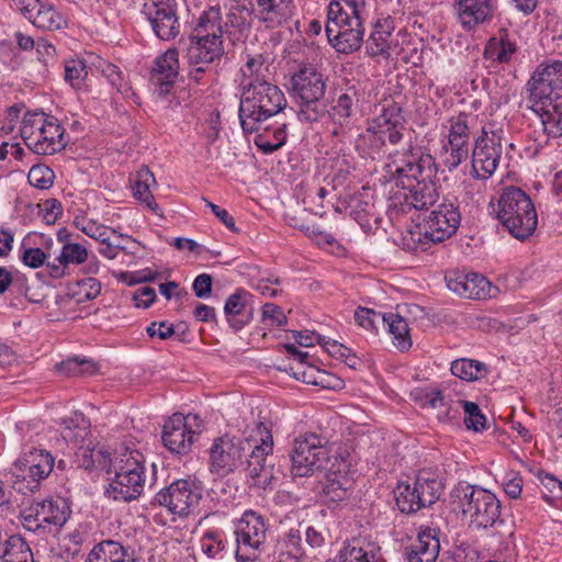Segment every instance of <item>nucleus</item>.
Wrapping results in <instances>:
<instances>
[{
    "label": "nucleus",
    "instance_id": "obj_1",
    "mask_svg": "<svg viewBox=\"0 0 562 562\" xmlns=\"http://www.w3.org/2000/svg\"><path fill=\"white\" fill-rule=\"evenodd\" d=\"M530 109L548 137H562V61L541 64L527 82Z\"/></svg>",
    "mask_w": 562,
    "mask_h": 562
},
{
    "label": "nucleus",
    "instance_id": "obj_2",
    "mask_svg": "<svg viewBox=\"0 0 562 562\" xmlns=\"http://www.w3.org/2000/svg\"><path fill=\"white\" fill-rule=\"evenodd\" d=\"M406 120L400 103L386 99L380 113L368 121V126L356 139V149L363 158L376 159L389 142L400 144L404 138Z\"/></svg>",
    "mask_w": 562,
    "mask_h": 562
},
{
    "label": "nucleus",
    "instance_id": "obj_3",
    "mask_svg": "<svg viewBox=\"0 0 562 562\" xmlns=\"http://www.w3.org/2000/svg\"><path fill=\"white\" fill-rule=\"evenodd\" d=\"M450 501L469 519L471 528L486 530L503 525L501 501L486 488L459 482L450 492Z\"/></svg>",
    "mask_w": 562,
    "mask_h": 562
},
{
    "label": "nucleus",
    "instance_id": "obj_4",
    "mask_svg": "<svg viewBox=\"0 0 562 562\" xmlns=\"http://www.w3.org/2000/svg\"><path fill=\"white\" fill-rule=\"evenodd\" d=\"M286 104L282 90L271 81L249 83L241 89L239 120L245 133L260 130L261 123L278 115Z\"/></svg>",
    "mask_w": 562,
    "mask_h": 562
},
{
    "label": "nucleus",
    "instance_id": "obj_5",
    "mask_svg": "<svg viewBox=\"0 0 562 562\" xmlns=\"http://www.w3.org/2000/svg\"><path fill=\"white\" fill-rule=\"evenodd\" d=\"M496 218L519 240L533 235L538 225V214L531 198L513 186L503 189L497 201Z\"/></svg>",
    "mask_w": 562,
    "mask_h": 562
},
{
    "label": "nucleus",
    "instance_id": "obj_6",
    "mask_svg": "<svg viewBox=\"0 0 562 562\" xmlns=\"http://www.w3.org/2000/svg\"><path fill=\"white\" fill-rule=\"evenodd\" d=\"M244 448L240 470L251 480L252 486L268 487L273 479V467L269 462L273 451L270 428L265 423H256L246 436Z\"/></svg>",
    "mask_w": 562,
    "mask_h": 562
},
{
    "label": "nucleus",
    "instance_id": "obj_7",
    "mask_svg": "<svg viewBox=\"0 0 562 562\" xmlns=\"http://www.w3.org/2000/svg\"><path fill=\"white\" fill-rule=\"evenodd\" d=\"M292 89L300 100L297 116L302 122H317L326 112L323 99L326 91L324 76L312 65L302 66L291 78Z\"/></svg>",
    "mask_w": 562,
    "mask_h": 562
},
{
    "label": "nucleus",
    "instance_id": "obj_8",
    "mask_svg": "<svg viewBox=\"0 0 562 562\" xmlns=\"http://www.w3.org/2000/svg\"><path fill=\"white\" fill-rule=\"evenodd\" d=\"M327 440L315 432L299 435L292 442L290 459L293 477H310L330 462Z\"/></svg>",
    "mask_w": 562,
    "mask_h": 562
},
{
    "label": "nucleus",
    "instance_id": "obj_9",
    "mask_svg": "<svg viewBox=\"0 0 562 562\" xmlns=\"http://www.w3.org/2000/svg\"><path fill=\"white\" fill-rule=\"evenodd\" d=\"M442 490L443 484L440 480L429 473H420L412 484L398 482L394 496L398 509L409 515L435 504Z\"/></svg>",
    "mask_w": 562,
    "mask_h": 562
},
{
    "label": "nucleus",
    "instance_id": "obj_10",
    "mask_svg": "<svg viewBox=\"0 0 562 562\" xmlns=\"http://www.w3.org/2000/svg\"><path fill=\"white\" fill-rule=\"evenodd\" d=\"M389 167L396 186L402 189L415 186L417 181L432 180L437 173L434 157L430 154L414 151L412 146L402 154L395 153Z\"/></svg>",
    "mask_w": 562,
    "mask_h": 562
},
{
    "label": "nucleus",
    "instance_id": "obj_11",
    "mask_svg": "<svg viewBox=\"0 0 562 562\" xmlns=\"http://www.w3.org/2000/svg\"><path fill=\"white\" fill-rule=\"evenodd\" d=\"M203 430L204 422L198 414L176 413L165 422L161 440L171 453L186 456Z\"/></svg>",
    "mask_w": 562,
    "mask_h": 562
},
{
    "label": "nucleus",
    "instance_id": "obj_12",
    "mask_svg": "<svg viewBox=\"0 0 562 562\" xmlns=\"http://www.w3.org/2000/svg\"><path fill=\"white\" fill-rule=\"evenodd\" d=\"M20 519L26 531L45 537L67 521V507L60 498L35 502L21 512Z\"/></svg>",
    "mask_w": 562,
    "mask_h": 562
},
{
    "label": "nucleus",
    "instance_id": "obj_13",
    "mask_svg": "<svg viewBox=\"0 0 562 562\" xmlns=\"http://www.w3.org/2000/svg\"><path fill=\"white\" fill-rule=\"evenodd\" d=\"M237 562L254 561L266 541L265 518L254 510H246L235 527Z\"/></svg>",
    "mask_w": 562,
    "mask_h": 562
},
{
    "label": "nucleus",
    "instance_id": "obj_14",
    "mask_svg": "<svg viewBox=\"0 0 562 562\" xmlns=\"http://www.w3.org/2000/svg\"><path fill=\"white\" fill-rule=\"evenodd\" d=\"M202 496V487L195 481L181 479L160 490L155 495V503L173 515L184 517L199 506Z\"/></svg>",
    "mask_w": 562,
    "mask_h": 562
},
{
    "label": "nucleus",
    "instance_id": "obj_15",
    "mask_svg": "<svg viewBox=\"0 0 562 562\" xmlns=\"http://www.w3.org/2000/svg\"><path fill=\"white\" fill-rule=\"evenodd\" d=\"M364 15L350 18L327 15L325 33L330 45L340 54H351L360 49L364 36Z\"/></svg>",
    "mask_w": 562,
    "mask_h": 562
},
{
    "label": "nucleus",
    "instance_id": "obj_16",
    "mask_svg": "<svg viewBox=\"0 0 562 562\" xmlns=\"http://www.w3.org/2000/svg\"><path fill=\"white\" fill-rule=\"evenodd\" d=\"M502 131L482 127L472 150V175L486 180L493 176L503 154Z\"/></svg>",
    "mask_w": 562,
    "mask_h": 562
},
{
    "label": "nucleus",
    "instance_id": "obj_17",
    "mask_svg": "<svg viewBox=\"0 0 562 562\" xmlns=\"http://www.w3.org/2000/svg\"><path fill=\"white\" fill-rule=\"evenodd\" d=\"M140 13L159 40L171 41L180 34L177 0H145Z\"/></svg>",
    "mask_w": 562,
    "mask_h": 562
},
{
    "label": "nucleus",
    "instance_id": "obj_18",
    "mask_svg": "<svg viewBox=\"0 0 562 562\" xmlns=\"http://www.w3.org/2000/svg\"><path fill=\"white\" fill-rule=\"evenodd\" d=\"M246 437H229L227 435L216 438L210 448V470L220 476L240 470Z\"/></svg>",
    "mask_w": 562,
    "mask_h": 562
},
{
    "label": "nucleus",
    "instance_id": "obj_19",
    "mask_svg": "<svg viewBox=\"0 0 562 562\" xmlns=\"http://www.w3.org/2000/svg\"><path fill=\"white\" fill-rule=\"evenodd\" d=\"M367 99L368 93L360 83L348 86L338 95L329 111V115L336 125L333 131L334 135L339 136L350 130L353 116L362 109L363 103L368 102Z\"/></svg>",
    "mask_w": 562,
    "mask_h": 562
},
{
    "label": "nucleus",
    "instance_id": "obj_20",
    "mask_svg": "<svg viewBox=\"0 0 562 562\" xmlns=\"http://www.w3.org/2000/svg\"><path fill=\"white\" fill-rule=\"evenodd\" d=\"M55 459L52 453L44 449L31 448L29 451L15 461L14 465L22 477V482L27 481L26 488L34 492L38 488L40 482L45 480L54 468Z\"/></svg>",
    "mask_w": 562,
    "mask_h": 562
},
{
    "label": "nucleus",
    "instance_id": "obj_21",
    "mask_svg": "<svg viewBox=\"0 0 562 562\" xmlns=\"http://www.w3.org/2000/svg\"><path fill=\"white\" fill-rule=\"evenodd\" d=\"M330 465L326 464V469H323L324 476L319 481L321 495L326 502L339 503L349 498L355 482L351 476L348 475V463L344 459L335 457L334 462H329Z\"/></svg>",
    "mask_w": 562,
    "mask_h": 562
},
{
    "label": "nucleus",
    "instance_id": "obj_22",
    "mask_svg": "<svg viewBox=\"0 0 562 562\" xmlns=\"http://www.w3.org/2000/svg\"><path fill=\"white\" fill-rule=\"evenodd\" d=\"M18 10L35 27L57 31L67 26V20L54 4L43 0H11Z\"/></svg>",
    "mask_w": 562,
    "mask_h": 562
},
{
    "label": "nucleus",
    "instance_id": "obj_23",
    "mask_svg": "<svg viewBox=\"0 0 562 562\" xmlns=\"http://www.w3.org/2000/svg\"><path fill=\"white\" fill-rule=\"evenodd\" d=\"M447 286L456 294L471 300L496 296L498 289L476 272L451 271L446 276Z\"/></svg>",
    "mask_w": 562,
    "mask_h": 562
},
{
    "label": "nucleus",
    "instance_id": "obj_24",
    "mask_svg": "<svg viewBox=\"0 0 562 562\" xmlns=\"http://www.w3.org/2000/svg\"><path fill=\"white\" fill-rule=\"evenodd\" d=\"M251 14L266 29L288 25L296 13L295 0H251Z\"/></svg>",
    "mask_w": 562,
    "mask_h": 562
},
{
    "label": "nucleus",
    "instance_id": "obj_25",
    "mask_svg": "<svg viewBox=\"0 0 562 562\" xmlns=\"http://www.w3.org/2000/svg\"><path fill=\"white\" fill-rule=\"evenodd\" d=\"M461 222V214L458 205L445 200L430 212L425 226L435 243H442L456 234Z\"/></svg>",
    "mask_w": 562,
    "mask_h": 562
},
{
    "label": "nucleus",
    "instance_id": "obj_26",
    "mask_svg": "<svg viewBox=\"0 0 562 562\" xmlns=\"http://www.w3.org/2000/svg\"><path fill=\"white\" fill-rule=\"evenodd\" d=\"M454 3L459 22L467 31L491 22L498 9L497 0H454Z\"/></svg>",
    "mask_w": 562,
    "mask_h": 562
},
{
    "label": "nucleus",
    "instance_id": "obj_27",
    "mask_svg": "<svg viewBox=\"0 0 562 562\" xmlns=\"http://www.w3.org/2000/svg\"><path fill=\"white\" fill-rule=\"evenodd\" d=\"M254 295L245 289H237L228 295L224 305V315L234 331H239L254 319Z\"/></svg>",
    "mask_w": 562,
    "mask_h": 562
},
{
    "label": "nucleus",
    "instance_id": "obj_28",
    "mask_svg": "<svg viewBox=\"0 0 562 562\" xmlns=\"http://www.w3.org/2000/svg\"><path fill=\"white\" fill-rule=\"evenodd\" d=\"M144 485L145 471L117 472L105 490V494L116 502H131L140 496Z\"/></svg>",
    "mask_w": 562,
    "mask_h": 562
},
{
    "label": "nucleus",
    "instance_id": "obj_29",
    "mask_svg": "<svg viewBox=\"0 0 562 562\" xmlns=\"http://www.w3.org/2000/svg\"><path fill=\"white\" fill-rule=\"evenodd\" d=\"M178 57V49L169 48L155 59L150 81L157 86L159 95L167 94L176 82L179 74Z\"/></svg>",
    "mask_w": 562,
    "mask_h": 562
},
{
    "label": "nucleus",
    "instance_id": "obj_30",
    "mask_svg": "<svg viewBox=\"0 0 562 562\" xmlns=\"http://www.w3.org/2000/svg\"><path fill=\"white\" fill-rule=\"evenodd\" d=\"M440 530L435 527H422L417 539L406 548L408 562H435L440 551Z\"/></svg>",
    "mask_w": 562,
    "mask_h": 562
},
{
    "label": "nucleus",
    "instance_id": "obj_31",
    "mask_svg": "<svg viewBox=\"0 0 562 562\" xmlns=\"http://www.w3.org/2000/svg\"><path fill=\"white\" fill-rule=\"evenodd\" d=\"M339 562H386L380 546L366 537L345 542L338 554Z\"/></svg>",
    "mask_w": 562,
    "mask_h": 562
},
{
    "label": "nucleus",
    "instance_id": "obj_32",
    "mask_svg": "<svg viewBox=\"0 0 562 562\" xmlns=\"http://www.w3.org/2000/svg\"><path fill=\"white\" fill-rule=\"evenodd\" d=\"M67 143L64 127L56 117L50 116L36 140L32 143L30 150L37 155H54L64 149Z\"/></svg>",
    "mask_w": 562,
    "mask_h": 562
},
{
    "label": "nucleus",
    "instance_id": "obj_33",
    "mask_svg": "<svg viewBox=\"0 0 562 562\" xmlns=\"http://www.w3.org/2000/svg\"><path fill=\"white\" fill-rule=\"evenodd\" d=\"M222 20L221 7L218 4L209 7L198 18L191 37L202 40L214 37L222 40L226 34L227 37L231 38L235 33L229 32V30H224Z\"/></svg>",
    "mask_w": 562,
    "mask_h": 562
},
{
    "label": "nucleus",
    "instance_id": "obj_34",
    "mask_svg": "<svg viewBox=\"0 0 562 562\" xmlns=\"http://www.w3.org/2000/svg\"><path fill=\"white\" fill-rule=\"evenodd\" d=\"M395 29L394 20L390 16L378 18L372 22L371 31L366 41L367 54L371 57L390 54V37Z\"/></svg>",
    "mask_w": 562,
    "mask_h": 562
},
{
    "label": "nucleus",
    "instance_id": "obj_35",
    "mask_svg": "<svg viewBox=\"0 0 562 562\" xmlns=\"http://www.w3.org/2000/svg\"><path fill=\"white\" fill-rule=\"evenodd\" d=\"M191 43L187 50L189 65L202 64L211 66L224 55L223 41L214 37L210 40L190 37Z\"/></svg>",
    "mask_w": 562,
    "mask_h": 562
},
{
    "label": "nucleus",
    "instance_id": "obj_36",
    "mask_svg": "<svg viewBox=\"0 0 562 562\" xmlns=\"http://www.w3.org/2000/svg\"><path fill=\"white\" fill-rule=\"evenodd\" d=\"M85 562H136L133 551L121 542L105 539L92 547Z\"/></svg>",
    "mask_w": 562,
    "mask_h": 562
},
{
    "label": "nucleus",
    "instance_id": "obj_37",
    "mask_svg": "<svg viewBox=\"0 0 562 562\" xmlns=\"http://www.w3.org/2000/svg\"><path fill=\"white\" fill-rule=\"evenodd\" d=\"M88 259V250L78 243H66L53 262H47L48 273L58 279L65 276L69 265H80Z\"/></svg>",
    "mask_w": 562,
    "mask_h": 562
},
{
    "label": "nucleus",
    "instance_id": "obj_38",
    "mask_svg": "<svg viewBox=\"0 0 562 562\" xmlns=\"http://www.w3.org/2000/svg\"><path fill=\"white\" fill-rule=\"evenodd\" d=\"M89 58L90 70L94 69L100 72L117 93L122 94L124 98H130L135 94L132 91L130 81L125 79L123 72L116 65L97 55H90Z\"/></svg>",
    "mask_w": 562,
    "mask_h": 562
},
{
    "label": "nucleus",
    "instance_id": "obj_39",
    "mask_svg": "<svg viewBox=\"0 0 562 562\" xmlns=\"http://www.w3.org/2000/svg\"><path fill=\"white\" fill-rule=\"evenodd\" d=\"M406 191L405 201L406 203L416 210H427L432 206L438 198L439 193L436 183L432 180L417 181L415 186L403 188Z\"/></svg>",
    "mask_w": 562,
    "mask_h": 562
},
{
    "label": "nucleus",
    "instance_id": "obj_40",
    "mask_svg": "<svg viewBox=\"0 0 562 562\" xmlns=\"http://www.w3.org/2000/svg\"><path fill=\"white\" fill-rule=\"evenodd\" d=\"M517 52V45L508 36L506 29H501L496 36L488 40L484 48V57L499 64H507Z\"/></svg>",
    "mask_w": 562,
    "mask_h": 562
},
{
    "label": "nucleus",
    "instance_id": "obj_41",
    "mask_svg": "<svg viewBox=\"0 0 562 562\" xmlns=\"http://www.w3.org/2000/svg\"><path fill=\"white\" fill-rule=\"evenodd\" d=\"M64 428L61 430L63 438L71 443L75 449L86 445V440L90 435V420L82 413H74L71 416L63 420Z\"/></svg>",
    "mask_w": 562,
    "mask_h": 562
},
{
    "label": "nucleus",
    "instance_id": "obj_42",
    "mask_svg": "<svg viewBox=\"0 0 562 562\" xmlns=\"http://www.w3.org/2000/svg\"><path fill=\"white\" fill-rule=\"evenodd\" d=\"M0 562H35L33 551L21 535L8 536L0 549Z\"/></svg>",
    "mask_w": 562,
    "mask_h": 562
},
{
    "label": "nucleus",
    "instance_id": "obj_43",
    "mask_svg": "<svg viewBox=\"0 0 562 562\" xmlns=\"http://www.w3.org/2000/svg\"><path fill=\"white\" fill-rule=\"evenodd\" d=\"M286 123L276 121L268 125L255 137V145L265 154H271L281 148L286 142Z\"/></svg>",
    "mask_w": 562,
    "mask_h": 562
},
{
    "label": "nucleus",
    "instance_id": "obj_44",
    "mask_svg": "<svg viewBox=\"0 0 562 562\" xmlns=\"http://www.w3.org/2000/svg\"><path fill=\"white\" fill-rule=\"evenodd\" d=\"M154 186H156L154 173L148 167L143 166L136 173V180L133 187L134 196L144 203L154 214H159L160 207L150 191V188Z\"/></svg>",
    "mask_w": 562,
    "mask_h": 562
},
{
    "label": "nucleus",
    "instance_id": "obj_45",
    "mask_svg": "<svg viewBox=\"0 0 562 562\" xmlns=\"http://www.w3.org/2000/svg\"><path fill=\"white\" fill-rule=\"evenodd\" d=\"M382 322L392 335L394 346L402 352L407 351L413 342L406 319L398 314L389 313L382 316Z\"/></svg>",
    "mask_w": 562,
    "mask_h": 562
},
{
    "label": "nucleus",
    "instance_id": "obj_46",
    "mask_svg": "<svg viewBox=\"0 0 562 562\" xmlns=\"http://www.w3.org/2000/svg\"><path fill=\"white\" fill-rule=\"evenodd\" d=\"M269 67L262 54L247 55L245 65L240 68L241 81L240 87L244 89L249 83L269 81L267 75Z\"/></svg>",
    "mask_w": 562,
    "mask_h": 562
},
{
    "label": "nucleus",
    "instance_id": "obj_47",
    "mask_svg": "<svg viewBox=\"0 0 562 562\" xmlns=\"http://www.w3.org/2000/svg\"><path fill=\"white\" fill-rule=\"evenodd\" d=\"M200 549L209 559H222L226 551L227 540L223 529L212 527L200 537Z\"/></svg>",
    "mask_w": 562,
    "mask_h": 562
},
{
    "label": "nucleus",
    "instance_id": "obj_48",
    "mask_svg": "<svg viewBox=\"0 0 562 562\" xmlns=\"http://www.w3.org/2000/svg\"><path fill=\"white\" fill-rule=\"evenodd\" d=\"M75 226L89 236L90 238H93L98 240L99 243H105L109 238L110 234L117 235L119 238L123 240H127L133 243L134 245H138V243L130 235L126 234H119L114 228H111L109 226H105L101 223H98L93 220L88 218H76Z\"/></svg>",
    "mask_w": 562,
    "mask_h": 562
},
{
    "label": "nucleus",
    "instance_id": "obj_49",
    "mask_svg": "<svg viewBox=\"0 0 562 562\" xmlns=\"http://www.w3.org/2000/svg\"><path fill=\"white\" fill-rule=\"evenodd\" d=\"M450 371L454 376L468 382L481 380L488 373L487 366L484 362L467 358L452 361Z\"/></svg>",
    "mask_w": 562,
    "mask_h": 562
},
{
    "label": "nucleus",
    "instance_id": "obj_50",
    "mask_svg": "<svg viewBox=\"0 0 562 562\" xmlns=\"http://www.w3.org/2000/svg\"><path fill=\"white\" fill-rule=\"evenodd\" d=\"M48 119H50V115H46L44 112H27L24 114L20 134L29 149L48 123Z\"/></svg>",
    "mask_w": 562,
    "mask_h": 562
},
{
    "label": "nucleus",
    "instance_id": "obj_51",
    "mask_svg": "<svg viewBox=\"0 0 562 562\" xmlns=\"http://www.w3.org/2000/svg\"><path fill=\"white\" fill-rule=\"evenodd\" d=\"M443 165L449 171L456 170L469 157V144L447 137V143L442 146Z\"/></svg>",
    "mask_w": 562,
    "mask_h": 562
},
{
    "label": "nucleus",
    "instance_id": "obj_52",
    "mask_svg": "<svg viewBox=\"0 0 562 562\" xmlns=\"http://www.w3.org/2000/svg\"><path fill=\"white\" fill-rule=\"evenodd\" d=\"M475 121V117L465 112H460L459 114L451 116L445 128L447 130L446 137H451L457 140H462L469 144L471 128Z\"/></svg>",
    "mask_w": 562,
    "mask_h": 562
},
{
    "label": "nucleus",
    "instance_id": "obj_53",
    "mask_svg": "<svg viewBox=\"0 0 562 562\" xmlns=\"http://www.w3.org/2000/svg\"><path fill=\"white\" fill-rule=\"evenodd\" d=\"M249 15H252L251 10L249 11L245 5L235 4L229 9L223 24L224 30H229V32L235 33V35H232L229 40L233 42L235 40H239L238 34H241L243 31L249 29V22L247 20Z\"/></svg>",
    "mask_w": 562,
    "mask_h": 562
},
{
    "label": "nucleus",
    "instance_id": "obj_54",
    "mask_svg": "<svg viewBox=\"0 0 562 562\" xmlns=\"http://www.w3.org/2000/svg\"><path fill=\"white\" fill-rule=\"evenodd\" d=\"M294 378L296 380H301L306 384L321 385L324 389H340L342 385V380L339 378L333 376L325 371H319L316 368L310 366L302 372H294Z\"/></svg>",
    "mask_w": 562,
    "mask_h": 562
},
{
    "label": "nucleus",
    "instance_id": "obj_55",
    "mask_svg": "<svg viewBox=\"0 0 562 562\" xmlns=\"http://www.w3.org/2000/svg\"><path fill=\"white\" fill-rule=\"evenodd\" d=\"M114 469L115 474L123 471L128 473L145 471V457L140 451L125 447L115 458Z\"/></svg>",
    "mask_w": 562,
    "mask_h": 562
},
{
    "label": "nucleus",
    "instance_id": "obj_56",
    "mask_svg": "<svg viewBox=\"0 0 562 562\" xmlns=\"http://www.w3.org/2000/svg\"><path fill=\"white\" fill-rule=\"evenodd\" d=\"M88 69H90V64L87 65L86 60L79 58L66 60L64 66V79L74 89L79 90L85 86Z\"/></svg>",
    "mask_w": 562,
    "mask_h": 562
},
{
    "label": "nucleus",
    "instance_id": "obj_57",
    "mask_svg": "<svg viewBox=\"0 0 562 562\" xmlns=\"http://www.w3.org/2000/svg\"><path fill=\"white\" fill-rule=\"evenodd\" d=\"M303 524H299L296 528H290L282 538V546L286 549V553L295 561L307 555L308 552L303 542Z\"/></svg>",
    "mask_w": 562,
    "mask_h": 562
},
{
    "label": "nucleus",
    "instance_id": "obj_58",
    "mask_svg": "<svg viewBox=\"0 0 562 562\" xmlns=\"http://www.w3.org/2000/svg\"><path fill=\"white\" fill-rule=\"evenodd\" d=\"M434 244L435 239L430 237L425 225L424 231L418 227L403 236V248L407 251L424 252Z\"/></svg>",
    "mask_w": 562,
    "mask_h": 562
},
{
    "label": "nucleus",
    "instance_id": "obj_59",
    "mask_svg": "<svg viewBox=\"0 0 562 562\" xmlns=\"http://www.w3.org/2000/svg\"><path fill=\"white\" fill-rule=\"evenodd\" d=\"M56 369L66 375H85L94 372L95 367L93 362L88 359L75 357L57 363Z\"/></svg>",
    "mask_w": 562,
    "mask_h": 562
},
{
    "label": "nucleus",
    "instance_id": "obj_60",
    "mask_svg": "<svg viewBox=\"0 0 562 562\" xmlns=\"http://www.w3.org/2000/svg\"><path fill=\"white\" fill-rule=\"evenodd\" d=\"M45 245L46 251L38 247L24 248L21 254L22 262L33 269L42 267L45 260L52 256L50 247L53 245V239L49 238L46 240Z\"/></svg>",
    "mask_w": 562,
    "mask_h": 562
},
{
    "label": "nucleus",
    "instance_id": "obj_61",
    "mask_svg": "<svg viewBox=\"0 0 562 562\" xmlns=\"http://www.w3.org/2000/svg\"><path fill=\"white\" fill-rule=\"evenodd\" d=\"M54 179V171L45 165L33 166L27 173L29 183L41 190L49 189Z\"/></svg>",
    "mask_w": 562,
    "mask_h": 562
},
{
    "label": "nucleus",
    "instance_id": "obj_62",
    "mask_svg": "<svg viewBox=\"0 0 562 562\" xmlns=\"http://www.w3.org/2000/svg\"><path fill=\"white\" fill-rule=\"evenodd\" d=\"M464 411V424L468 429L482 431L485 429L486 417L481 412L479 405L474 402L464 401L462 404Z\"/></svg>",
    "mask_w": 562,
    "mask_h": 562
},
{
    "label": "nucleus",
    "instance_id": "obj_63",
    "mask_svg": "<svg viewBox=\"0 0 562 562\" xmlns=\"http://www.w3.org/2000/svg\"><path fill=\"white\" fill-rule=\"evenodd\" d=\"M348 8L352 15H364L366 0H331L327 8V15L342 16V9Z\"/></svg>",
    "mask_w": 562,
    "mask_h": 562
},
{
    "label": "nucleus",
    "instance_id": "obj_64",
    "mask_svg": "<svg viewBox=\"0 0 562 562\" xmlns=\"http://www.w3.org/2000/svg\"><path fill=\"white\" fill-rule=\"evenodd\" d=\"M414 398L422 407L440 408L446 406L442 392L438 389L419 390L414 393Z\"/></svg>",
    "mask_w": 562,
    "mask_h": 562
}]
</instances>
